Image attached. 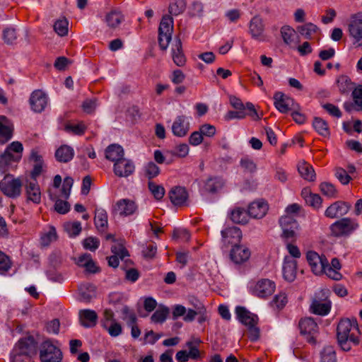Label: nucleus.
<instances>
[{
  "label": "nucleus",
  "instance_id": "1",
  "mask_svg": "<svg viewBox=\"0 0 362 362\" xmlns=\"http://www.w3.org/2000/svg\"><path fill=\"white\" fill-rule=\"evenodd\" d=\"M359 330L356 320H341L337 326V341L343 351H348L351 349V345H358Z\"/></svg>",
  "mask_w": 362,
  "mask_h": 362
},
{
  "label": "nucleus",
  "instance_id": "2",
  "mask_svg": "<svg viewBox=\"0 0 362 362\" xmlns=\"http://www.w3.org/2000/svg\"><path fill=\"white\" fill-rule=\"evenodd\" d=\"M235 313L238 320L247 327L250 340H257L259 337V329L257 326L258 317L241 306L236 307Z\"/></svg>",
  "mask_w": 362,
  "mask_h": 362
},
{
  "label": "nucleus",
  "instance_id": "3",
  "mask_svg": "<svg viewBox=\"0 0 362 362\" xmlns=\"http://www.w3.org/2000/svg\"><path fill=\"white\" fill-rule=\"evenodd\" d=\"M359 227L356 220L351 218H342L333 223L329 228L331 233L335 237H347L351 235Z\"/></svg>",
  "mask_w": 362,
  "mask_h": 362
},
{
  "label": "nucleus",
  "instance_id": "4",
  "mask_svg": "<svg viewBox=\"0 0 362 362\" xmlns=\"http://www.w3.org/2000/svg\"><path fill=\"white\" fill-rule=\"evenodd\" d=\"M22 182L19 178L7 174L0 182L1 191L9 198H17L21 195Z\"/></svg>",
  "mask_w": 362,
  "mask_h": 362
},
{
  "label": "nucleus",
  "instance_id": "5",
  "mask_svg": "<svg viewBox=\"0 0 362 362\" xmlns=\"http://www.w3.org/2000/svg\"><path fill=\"white\" fill-rule=\"evenodd\" d=\"M173 19L168 16H164L158 28V42L160 47L165 50L167 49L171 40L173 28Z\"/></svg>",
  "mask_w": 362,
  "mask_h": 362
},
{
  "label": "nucleus",
  "instance_id": "6",
  "mask_svg": "<svg viewBox=\"0 0 362 362\" xmlns=\"http://www.w3.org/2000/svg\"><path fill=\"white\" fill-rule=\"evenodd\" d=\"M274 105L275 107L281 113H287L294 110H300V106L295 100L283 93L276 92L274 95Z\"/></svg>",
  "mask_w": 362,
  "mask_h": 362
},
{
  "label": "nucleus",
  "instance_id": "7",
  "mask_svg": "<svg viewBox=\"0 0 362 362\" xmlns=\"http://www.w3.org/2000/svg\"><path fill=\"white\" fill-rule=\"evenodd\" d=\"M40 358L41 362H60L62 359V353L50 341H46L42 344Z\"/></svg>",
  "mask_w": 362,
  "mask_h": 362
},
{
  "label": "nucleus",
  "instance_id": "8",
  "mask_svg": "<svg viewBox=\"0 0 362 362\" xmlns=\"http://www.w3.org/2000/svg\"><path fill=\"white\" fill-rule=\"evenodd\" d=\"M299 329L307 341L310 344L316 342V337L318 333V326L312 317H305L299 322Z\"/></svg>",
  "mask_w": 362,
  "mask_h": 362
},
{
  "label": "nucleus",
  "instance_id": "9",
  "mask_svg": "<svg viewBox=\"0 0 362 362\" xmlns=\"http://www.w3.org/2000/svg\"><path fill=\"white\" fill-rule=\"evenodd\" d=\"M251 293L259 298H266L271 296L275 290V284L269 279H261L250 285Z\"/></svg>",
  "mask_w": 362,
  "mask_h": 362
},
{
  "label": "nucleus",
  "instance_id": "10",
  "mask_svg": "<svg viewBox=\"0 0 362 362\" xmlns=\"http://www.w3.org/2000/svg\"><path fill=\"white\" fill-rule=\"evenodd\" d=\"M349 33L353 45L362 47V16H354L349 24Z\"/></svg>",
  "mask_w": 362,
  "mask_h": 362
},
{
  "label": "nucleus",
  "instance_id": "11",
  "mask_svg": "<svg viewBox=\"0 0 362 362\" xmlns=\"http://www.w3.org/2000/svg\"><path fill=\"white\" fill-rule=\"evenodd\" d=\"M279 223L283 230V237L291 239L296 237L298 224L293 216L284 215L279 219Z\"/></svg>",
  "mask_w": 362,
  "mask_h": 362
},
{
  "label": "nucleus",
  "instance_id": "12",
  "mask_svg": "<svg viewBox=\"0 0 362 362\" xmlns=\"http://www.w3.org/2000/svg\"><path fill=\"white\" fill-rule=\"evenodd\" d=\"M137 210L136 203L128 199L117 201L112 206V214L120 216H128L134 214Z\"/></svg>",
  "mask_w": 362,
  "mask_h": 362
},
{
  "label": "nucleus",
  "instance_id": "13",
  "mask_svg": "<svg viewBox=\"0 0 362 362\" xmlns=\"http://www.w3.org/2000/svg\"><path fill=\"white\" fill-rule=\"evenodd\" d=\"M306 258L312 272L315 275L323 274L325 267L327 264L328 262L325 256H320L314 251H309L307 252Z\"/></svg>",
  "mask_w": 362,
  "mask_h": 362
},
{
  "label": "nucleus",
  "instance_id": "14",
  "mask_svg": "<svg viewBox=\"0 0 362 362\" xmlns=\"http://www.w3.org/2000/svg\"><path fill=\"white\" fill-rule=\"evenodd\" d=\"M351 205L346 202L337 201L329 206L325 211V216L329 218H337L346 215Z\"/></svg>",
  "mask_w": 362,
  "mask_h": 362
},
{
  "label": "nucleus",
  "instance_id": "15",
  "mask_svg": "<svg viewBox=\"0 0 362 362\" xmlns=\"http://www.w3.org/2000/svg\"><path fill=\"white\" fill-rule=\"evenodd\" d=\"M209 315L207 310H192L182 306V320L192 322L197 320L200 325L208 321Z\"/></svg>",
  "mask_w": 362,
  "mask_h": 362
},
{
  "label": "nucleus",
  "instance_id": "16",
  "mask_svg": "<svg viewBox=\"0 0 362 362\" xmlns=\"http://www.w3.org/2000/svg\"><path fill=\"white\" fill-rule=\"evenodd\" d=\"M29 103L30 107L35 112H42L48 103L47 95L41 90H34L30 97Z\"/></svg>",
  "mask_w": 362,
  "mask_h": 362
},
{
  "label": "nucleus",
  "instance_id": "17",
  "mask_svg": "<svg viewBox=\"0 0 362 362\" xmlns=\"http://www.w3.org/2000/svg\"><path fill=\"white\" fill-rule=\"evenodd\" d=\"M251 255L250 250L241 245H234L230 252V259L236 264H241L247 262Z\"/></svg>",
  "mask_w": 362,
  "mask_h": 362
},
{
  "label": "nucleus",
  "instance_id": "18",
  "mask_svg": "<svg viewBox=\"0 0 362 362\" xmlns=\"http://www.w3.org/2000/svg\"><path fill=\"white\" fill-rule=\"evenodd\" d=\"M111 251L114 255L108 257V264L114 268L118 267L119 259L122 260L125 257L129 256L128 251L124 247L122 241L112 245L111 247Z\"/></svg>",
  "mask_w": 362,
  "mask_h": 362
},
{
  "label": "nucleus",
  "instance_id": "19",
  "mask_svg": "<svg viewBox=\"0 0 362 362\" xmlns=\"http://www.w3.org/2000/svg\"><path fill=\"white\" fill-rule=\"evenodd\" d=\"M264 25L263 20L258 16H254L249 23V32L252 37L256 40H264Z\"/></svg>",
  "mask_w": 362,
  "mask_h": 362
},
{
  "label": "nucleus",
  "instance_id": "20",
  "mask_svg": "<svg viewBox=\"0 0 362 362\" xmlns=\"http://www.w3.org/2000/svg\"><path fill=\"white\" fill-rule=\"evenodd\" d=\"M222 242L226 246L237 245L242 238V232L235 226L228 227L221 231Z\"/></svg>",
  "mask_w": 362,
  "mask_h": 362
},
{
  "label": "nucleus",
  "instance_id": "21",
  "mask_svg": "<svg viewBox=\"0 0 362 362\" xmlns=\"http://www.w3.org/2000/svg\"><path fill=\"white\" fill-rule=\"evenodd\" d=\"M135 167L133 162L129 159L123 158L117 163H114V173L119 177H127L132 175L134 171Z\"/></svg>",
  "mask_w": 362,
  "mask_h": 362
},
{
  "label": "nucleus",
  "instance_id": "22",
  "mask_svg": "<svg viewBox=\"0 0 362 362\" xmlns=\"http://www.w3.org/2000/svg\"><path fill=\"white\" fill-rule=\"evenodd\" d=\"M36 343L33 338L28 337L21 339L16 344L13 351L25 354L30 357L32 354L36 353Z\"/></svg>",
  "mask_w": 362,
  "mask_h": 362
},
{
  "label": "nucleus",
  "instance_id": "23",
  "mask_svg": "<svg viewBox=\"0 0 362 362\" xmlns=\"http://www.w3.org/2000/svg\"><path fill=\"white\" fill-rule=\"evenodd\" d=\"M201 341L198 338H193L185 344V349L182 350V362L185 360L186 357L190 358L192 360H197L199 358V351L198 346Z\"/></svg>",
  "mask_w": 362,
  "mask_h": 362
},
{
  "label": "nucleus",
  "instance_id": "24",
  "mask_svg": "<svg viewBox=\"0 0 362 362\" xmlns=\"http://www.w3.org/2000/svg\"><path fill=\"white\" fill-rule=\"evenodd\" d=\"M331 306V301L327 298L323 300L313 299L310 305V310L312 313L323 316L329 313Z\"/></svg>",
  "mask_w": 362,
  "mask_h": 362
},
{
  "label": "nucleus",
  "instance_id": "25",
  "mask_svg": "<svg viewBox=\"0 0 362 362\" xmlns=\"http://www.w3.org/2000/svg\"><path fill=\"white\" fill-rule=\"evenodd\" d=\"M230 103L235 110H247L250 115L254 120H258L260 117L258 115L254 105L252 103H247L245 105L243 103L241 100L235 96L230 97Z\"/></svg>",
  "mask_w": 362,
  "mask_h": 362
},
{
  "label": "nucleus",
  "instance_id": "26",
  "mask_svg": "<svg viewBox=\"0 0 362 362\" xmlns=\"http://www.w3.org/2000/svg\"><path fill=\"white\" fill-rule=\"evenodd\" d=\"M25 188L28 201H31L35 204H39L41 202V192L36 180H34V181H27Z\"/></svg>",
  "mask_w": 362,
  "mask_h": 362
},
{
  "label": "nucleus",
  "instance_id": "27",
  "mask_svg": "<svg viewBox=\"0 0 362 362\" xmlns=\"http://www.w3.org/2000/svg\"><path fill=\"white\" fill-rule=\"evenodd\" d=\"M283 276L288 281H293L296 277L297 262L290 257H285L283 264Z\"/></svg>",
  "mask_w": 362,
  "mask_h": 362
},
{
  "label": "nucleus",
  "instance_id": "28",
  "mask_svg": "<svg viewBox=\"0 0 362 362\" xmlns=\"http://www.w3.org/2000/svg\"><path fill=\"white\" fill-rule=\"evenodd\" d=\"M268 211V205L263 201L254 202L248 207L249 216L254 218H263Z\"/></svg>",
  "mask_w": 362,
  "mask_h": 362
},
{
  "label": "nucleus",
  "instance_id": "29",
  "mask_svg": "<svg viewBox=\"0 0 362 362\" xmlns=\"http://www.w3.org/2000/svg\"><path fill=\"white\" fill-rule=\"evenodd\" d=\"M79 319L81 325L84 327H93L97 324L98 315L92 310H81L79 312Z\"/></svg>",
  "mask_w": 362,
  "mask_h": 362
},
{
  "label": "nucleus",
  "instance_id": "30",
  "mask_svg": "<svg viewBox=\"0 0 362 362\" xmlns=\"http://www.w3.org/2000/svg\"><path fill=\"white\" fill-rule=\"evenodd\" d=\"M123 148L118 144H111L105 149V158L117 163L124 158Z\"/></svg>",
  "mask_w": 362,
  "mask_h": 362
},
{
  "label": "nucleus",
  "instance_id": "31",
  "mask_svg": "<svg viewBox=\"0 0 362 362\" xmlns=\"http://www.w3.org/2000/svg\"><path fill=\"white\" fill-rule=\"evenodd\" d=\"M124 20L122 13L117 10H112L105 17V21L110 29L117 28Z\"/></svg>",
  "mask_w": 362,
  "mask_h": 362
},
{
  "label": "nucleus",
  "instance_id": "32",
  "mask_svg": "<svg viewBox=\"0 0 362 362\" xmlns=\"http://www.w3.org/2000/svg\"><path fill=\"white\" fill-rule=\"evenodd\" d=\"M30 160L34 162L33 169L31 171V177L33 180L36 178L42 173L43 168V160L42 156L38 153L36 150H32L30 153Z\"/></svg>",
  "mask_w": 362,
  "mask_h": 362
},
{
  "label": "nucleus",
  "instance_id": "33",
  "mask_svg": "<svg viewBox=\"0 0 362 362\" xmlns=\"http://www.w3.org/2000/svg\"><path fill=\"white\" fill-rule=\"evenodd\" d=\"M95 226L98 231L104 232L107 228V214L102 208L96 209L94 216Z\"/></svg>",
  "mask_w": 362,
  "mask_h": 362
},
{
  "label": "nucleus",
  "instance_id": "34",
  "mask_svg": "<svg viewBox=\"0 0 362 362\" xmlns=\"http://www.w3.org/2000/svg\"><path fill=\"white\" fill-rule=\"evenodd\" d=\"M74 156V149L67 145H62L55 152V158L61 163H68Z\"/></svg>",
  "mask_w": 362,
  "mask_h": 362
},
{
  "label": "nucleus",
  "instance_id": "35",
  "mask_svg": "<svg viewBox=\"0 0 362 362\" xmlns=\"http://www.w3.org/2000/svg\"><path fill=\"white\" fill-rule=\"evenodd\" d=\"M13 134V127L5 116H0V138L6 143L8 141Z\"/></svg>",
  "mask_w": 362,
  "mask_h": 362
},
{
  "label": "nucleus",
  "instance_id": "36",
  "mask_svg": "<svg viewBox=\"0 0 362 362\" xmlns=\"http://www.w3.org/2000/svg\"><path fill=\"white\" fill-rule=\"evenodd\" d=\"M80 300L89 302L95 296V287L91 284H83L79 287Z\"/></svg>",
  "mask_w": 362,
  "mask_h": 362
},
{
  "label": "nucleus",
  "instance_id": "37",
  "mask_svg": "<svg viewBox=\"0 0 362 362\" xmlns=\"http://www.w3.org/2000/svg\"><path fill=\"white\" fill-rule=\"evenodd\" d=\"M336 83L339 91L342 94H349V93L353 89V86L354 85L351 78L344 75L339 76L337 78Z\"/></svg>",
  "mask_w": 362,
  "mask_h": 362
},
{
  "label": "nucleus",
  "instance_id": "38",
  "mask_svg": "<svg viewBox=\"0 0 362 362\" xmlns=\"http://www.w3.org/2000/svg\"><path fill=\"white\" fill-rule=\"evenodd\" d=\"M224 185V181L221 177H210L204 185V190L210 193H215Z\"/></svg>",
  "mask_w": 362,
  "mask_h": 362
},
{
  "label": "nucleus",
  "instance_id": "39",
  "mask_svg": "<svg viewBox=\"0 0 362 362\" xmlns=\"http://www.w3.org/2000/svg\"><path fill=\"white\" fill-rule=\"evenodd\" d=\"M298 172L301 177L308 181H313L315 179V173L313 168L305 162L299 164Z\"/></svg>",
  "mask_w": 362,
  "mask_h": 362
},
{
  "label": "nucleus",
  "instance_id": "40",
  "mask_svg": "<svg viewBox=\"0 0 362 362\" xmlns=\"http://www.w3.org/2000/svg\"><path fill=\"white\" fill-rule=\"evenodd\" d=\"M248 211L237 208L231 211L230 218L235 223L245 224L248 221Z\"/></svg>",
  "mask_w": 362,
  "mask_h": 362
},
{
  "label": "nucleus",
  "instance_id": "41",
  "mask_svg": "<svg viewBox=\"0 0 362 362\" xmlns=\"http://www.w3.org/2000/svg\"><path fill=\"white\" fill-rule=\"evenodd\" d=\"M144 176L148 180L157 177L160 173L159 167L153 161L148 162L143 168Z\"/></svg>",
  "mask_w": 362,
  "mask_h": 362
},
{
  "label": "nucleus",
  "instance_id": "42",
  "mask_svg": "<svg viewBox=\"0 0 362 362\" xmlns=\"http://www.w3.org/2000/svg\"><path fill=\"white\" fill-rule=\"evenodd\" d=\"M313 126L320 135L325 137L329 135V130L325 120L320 117H315L313 120Z\"/></svg>",
  "mask_w": 362,
  "mask_h": 362
},
{
  "label": "nucleus",
  "instance_id": "43",
  "mask_svg": "<svg viewBox=\"0 0 362 362\" xmlns=\"http://www.w3.org/2000/svg\"><path fill=\"white\" fill-rule=\"evenodd\" d=\"M64 228L69 237L78 235L82 229L79 221L67 222L64 224Z\"/></svg>",
  "mask_w": 362,
  "mask_h": 362
},
{
  "label": "nucleus",
  "instance_id": "44",
  "mask_svg": "<svg viewBox=\"0 0 362 362\" xmlns=\"http://www.w3.org/2000/svg\"><path fill=\"white\" fill-rule=\"evenodd\" d=\"M320 188L325 196L331 199L337 197V190L332 183L327 182H322L320 184Z\"/></svg>",
  "mask_w": 362,
  "mask_h": 362
},
{
  "label": "nucleus",
  "instance_id": "45",
  "mask_svg": "<svg viewBox=\"0 0 362 362\" xmlns=\"http://www.w3.org/2000/svg\"><path fill=\"white\" fill-rule=\"evenodd\" d=\"M148 186L149 191L156 200H161L163 199L165 191L162 185H157L152 181H149Z\"/></svg>",
  "mask_w": 362,
  "mask_h": 362
},
{
  "label": "nucleus",
  "instance_id": "46",
  "mask_svg": "<svg viewBox=\"0 0 362 362\" xmlns=\"http://www.w3.org/2000/svg\"><path fill=\"white\" fill-rule=\"evenodd\" d=\"M351 96L356 110L362 111V85H358L352 90Z\"/></svg>",
  "mask_w": 362,
  "mask_h": 362
},
{
  "label": "nucleus",
  "instance_id": "47",
  "mask_svg": "<svg viewBox=\"0 0 362 362\" xmlns=\"http://www.w3.org/2000/svg\"><path fill=\"white\" fill-rule=\"evenodd\" d=\"M171 203L175 206H181V187L175 186L168 192Z\"/></svg>",
  "mask_w": 362,
  "mask_h": 362
},
{
  "label": "nucleus",
  "instance_id": "48",
  "mask_svg": "<svg viewBox=\"0 0 362 362\" xmlns=\"http://www.w3.org/2000/svg\"><path fill=\"white\" fill-rule=\"evenodd\" d=\"M23 145L21 142L13 141L8 146L3 155L11 160H13L14 156L12 154V152L21 153L23 151Z\"/></svg>",
  "mask_w": 362,
  "mask_h": 362
},
{
  "label": "nucleus",
  "instance_id": "49",
  "mask_svg": "<svg viewBox=\"0 0 362 362\" xmlns=\"http://www.w3.org/2000/svg\"><path fill=\"white\" fill-rule=\"evenodd\" d=\"M2 37L4 42L7 45L13 44L18 37L16 30L12 27L5 28L3 30Z\"/></svg>",
  "mask_w": 362,
  "mask_h": 362
},
{
  "label": "nucleus",
  "instance_id": "50",
  "mask_svg": "<svg viewBox=\"0 0 362 362\" xmlns=\"http://www.w3.org/2000/svg\"><path fill=\"white\" fill-rule=\"evenodd\" d=\"M204 6L200 1H193L187 8V14L191 17L202 16L203 15Z\"/></svg>",
  "mask_w": 362,
  "mask_h": 362
},
{
  "label": "nucleus",
  "instance_id": "51",
  "mask_svg": "<svg viewBox=\"0 0 362 362\" xmlns=\"http://www.w3.org/2000/svg\"><path fill=\"white\" fill-rule=\"evenodd\" d=\"M50 199L55 201L54 204V210L60 214H65L70 210V205L66 201H64L59 199H55V198L52 197V194H49Z\"/></svg>",
  "mask_w": 362,
  "mask_h": 362
},
{
  "label": "nucleus",
  "instance_id": "52",
  "mask_svg": "<svg viewBox=\"0 0 362 362\" xmlns=\"http://www.w3.org/2000/svg\"><path fill=\"white\" fill-rule=\"evenodd\" d=\"M336 354L332 346H326L321 354V362H336Z\"/></svg>",
  "mask_w": 362,
  "mask_h": 362
},
{
  "label": "nucleus",
  "instance_id": "53",
  "mask_svg": "<svg viewBox=\"0 0 362 362\" xmlns=\"http://www.w3.org/2000/svg\"><path fill=\"white\" fill-rule=\"evenodd\" d=\"M281 35L284 42L289 45L293 40V37L296 35V31L291 27L288 25H284L281 28Z\"/></svg>",
  "mask_w": 362,
  "mask_h": 362
},
{
  "label": "nucleus",
  "instance_id": "54",
  "mask_svg": "<svg viewBox=\"0 0 362 362\" xmlns=\"http://www.w3.org/2000/svg\"><path fill=\"white\" fill-rule=\"evenodd\" d=\"M317 27L311 23H306L298 28L299 33L307 39H310L311 35L317 31Z\"/></svg>",
  "mask_w": 362,
  "mask_h": 362
},
{
  "label": "nucleus",
  "instance_id": "55",
  "mask_svg": "<svg viewBox=\"0 0 362 362\" xmlns=\"http://www.w3.org/2000/svg\"><path fill=\"white\" fill-rule=\"evenodd\" d=\"M181 40H176L172 47V57L174 63L178 66H181Z\"/></svg>",
  "mask_w": 362,
  "mask_h": 362
},
{
  "label": "nucleus",
  "instance_id": "56",
  "mask_svg": "<svg viewBox=\"0 0 362 362\" xmlns=\"http://www.w3.org/2000/svg\"><path fill=\"white\" fill-rule=\"evenodd\" d=\"M186 300L187 306H185V308H190L192 310H206L204 303L194 296H188Z\"/></svg>",
  "mask_w": 362,
  "mask_h": 362
},
{
  "label": "nucleus",
  "instance_id": "57",
  "mask_svg": "<svg viewBox=\"0 0 362 362\" xmlns=\"http://www.w3.org/2000/svg\"><path fill=\"white\" fill-rule=\"evenodd\" d=\"M168 309L166 308H159L152 315L151 319L153 322L162 323L163 322L168 314Z\"/></svg>",
  "mask_w": 362,
  "mask_h": 362
},
{
  "label": "nucleus",
  "instance_id": "58",
  "mask_svg": "<svg viewBox=\"0 0 362 362\" xmlns=\"http://www.w3.org/2000/svg\"><path fill=\"white\" fill-rule=\"evenodd\" d=\"M100 245V240L95 237H88L83 241V246L86 250H96Z\"/></svg>",
  "mask_w": 362,
  "mask_h": 362
},
{
  "label": "nucleus",
  "instance_id": "59",
  "mask_svg": "<svg viewBox=\"0 0 362 362\" xmlns=\"http://www.w3.org/2000/svg\"><path fill=\"white\" fill-rule=\"evenodd\" d=\"M55 32L60 36H64L68 33V22L66 20H59L54 25Z\"/></svg>",
  "mask_w": 362,
  "mask_h": 362
},
{
  "label": "nucleus",
  "instance_id": "60",
  "mask_svg": "<svg viewBox=\"0 0 362 362\" xmlns=\"http://www.w3.org/2000/svg\"><path fill=\"white\" fill-rule=\"evenodd\" d=\"M86 126L83 123L78 124H69L65 126V130L69 133H72L76 135H81L84 133Z\"/></svg>",
  "mask_w": 362,
  "mask_h": 362
},
{
  "label": "nucleus",
  "instance_id": "61",
  "mask_svg": "<svg viewBox=\"0 0 362 362\" xmlns=\"http://www.w3.org/2000/svg\"><path fill=\"white\" fill-rule=\"evenodd\" d=\"M323 273H325L329 278L335 281H339L342 278V275L339 272V269L330 267L329 262H327V264L325 267Z\"/></svg>",
  "mask_w": 362,
  "mask_h": 362
},
{
  "label": "nucleus",
  "instance_id": "62",
  "mask_svg": "<svg viewBox=\"0 0 362 362\" xmlns=\"http://www.w3.org/2000/svg\"><path fill=\"white\" fill-rule=\"evenodd\" d=\"M199 131L200 132L202 137H213L216 132V127L209 124H204L199 127Z\"/></svg>",
  "mask_w": 362,
  "mask_h": 362
},
{
  "label": "nucleus",
  "instance_id": "63",
  "mask_svg": "<svg viewBox=\"0 0 362 362\" xmlns=\"http://www.w3.org/2000/svg\"><path fill=\"white\" fill-rule=\"evenodd\" d=\"M335 176L343 185H347L351 180L347 172L342 168L335 169Z\"/></svg>",
  "mask_w": 362,
  "mask_h": 362
},
{
  "label": "nucleus",
  "instance_id": "64",
  "mask_svg": "<svg viewBox=\"0 0 362 362\" xmlns=\"http://www.w3.org/2000/svg\"><path fill=\"white\" fill-rule=\"evenodd\" d=\"M241 167L248 173H254L257 170V165L255 163L249 158H243L240 160Z\"/></svg>",
  "mask_w": 362,
  "mask_h": 362
}]
</instances>
